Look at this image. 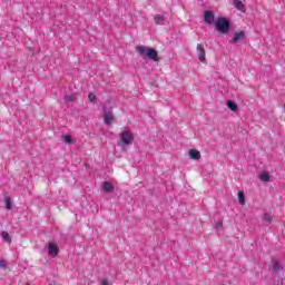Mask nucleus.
<instances>
[{
  "instance_id": "nucleus-4",
  "label": "nucleus",
  "mask_w": 285,
  "mask_h": 285,
  "mask_svg": "<svg viewBox=\"0 0 285 285\" xmlns=\"http://www.w3.org/2000/svg\"><path fill=\"white\" fill-rule=\"evenodd\" d=\"M104 121L106 126H110V124L115 121V115H112V110H107L106 108L104 109Z\"/></svg>"
},
{
  "instance_id": "nucleus-18",
  "label": "nucleus",
  "mask_w": 285,
  "mask_h": 285,
  "mask_svg": "<svg viewBox=\"0 0 285 285\" xmlns=\"http://www.w3.org/2000/svg\"><path fill=\"white\" fill-rule=\"evenodd\" d=\"M62 140L65 141V144H72V136L70 135H63L62 136Z\"/></svg>"
},
{
  "instance_id": "nucleus-17",
  "label": "nucleus",
  "mask_w": 285,
  "mask_h": 285,
  "mask_svg": "<svg viewBox=\"0 0 285 285\" xmlns=\"http://www.w3.org/2000/svg\"><path fill=\"white\" fill-rule=\"evenodd\" d=\"M4 203H6L7 210H12V198L6 197Z\"/></svg>"
},
{
  "instance_id": "nucleus-10",
  "label": "nucleus",
  "mask_w": 285,
  "mask_h": 285,
  "mask_svg": "<svg viewBox=\"0 0 285 285\" xmlns=\"http://www.w3.org/2000/svg\"><path fill=\"white\" fill-rule=\"evenodd\" d=\"M156 26H164L166 18L163 14H156L154 18Z\"/></svg>"
},
{
  "instance_id": "nucleus-8",
  "label": "nucleus",
  "mask_w": 285,
  "mask_h": 285,
  "mask_svg": "<svg viewBox=\"0 0 285 285\" xmlns=\"http://www.w3.org/2000/svg\"><path fill=\"white\" fill-rule=\"evenodd\" d=\"M204 19L205 23L213 26V23H215V13H213V11H205Z\"/></svg>"
},
{
  "instance_id": "nucleus-7",
  "label": "nucleus",
  "mask_w": 285,
  "mask_h": 285,
  "mask_svg": "<svg viewBox=\"0 0 285 285\" xmlns=\"http://www.w3.org/2000/svg\"><path fill=\"white\" fill-rule=\"evenodd\" d=\"M197 55H198L199 61L202 62L206 61V50L204 49V45L202 43L197 45Z\"/></svg>"
},
{
  "instance_id": "nucleus-1",
  "label": "nucleus",
  "mask_w": 285,
  "mask_h": 285,
  "mask_svg": "<svg viewBox=\"0 0 285 285\" xmlns=\"http://www.w3.org/2000/svg\"><path fill=\"white\" fill-rule=\"evenodd\" d=\"M136 52H138L140 57H148V59H151V61H159V56L157 53V50H155V48L138 46L136 47Z\"/></svg>"
},
{
  "instance_id": "nucleus-9",
  "label": "nucleus",
  "mask_w": 285,
  "mask_h": 285,
  "mask_svg": "<svg viewBox=\"0 0 285 285\" xmlns=\"http://www.w3.org/2000/svg\"><path fill=\"white\" fill-rule=\"evenodd\" d=\"M102 190H105V193H112L115 190V185H112L110 181H104Z\"/></svg>"
},
{
  "instance_id": "nucleus-6",
  "label": "nucleus",
  "mask_w": 285,
  "mask_h": 285,
  "mask_svg": "<svg viewBox=\"0 0 285 285\" xmlns=\"http://www.w3.org/2000/svg\"><path fill=\"white\" fill-rule=\"evenodd\" d=\"M48 246V253L50 257H57V255H59V246H57L56 243H49Z\"/></svg>"
},
{
  "instance_id": "nucleus-11",
  "label": "nucleus",
  "mask_w": 285,
  "mask_h": 285,
  "mask_svg": "<svg viewBox=\"0 0 285 285\" xmlns=\"http://www.w3.org/2000/svg\"><path fill=\"white\" fill-rule=\"evenodd\" d=\"M189 157L190 159H202V154L197 149H190L189 150Z\"/></svg>"
},
{
  "instance_id": "nucleus-5",
  "label": "nucleus",
  "mask_w": 285,
  "mask_h": 285,
  "mask_svg": "<svg viewBox=\"0 0 285 285\" xmlns=\"http://www.w3.org/2000/svg\"><path fill=\"white\" fill-rule=\"evenodd\" d=\"M245 39H246V32L238 31L234 33V37L230 40V43H239V41H244Z\"/></svg>"
},
{
  "instance_id": "nucleus-12",
  "label": "nucleus",
  "mask_w": 285,
  "mask_h": 285,
  "mask_svg": "<svg viewBox=\"0 0 285 285\" xmlns=\"http://www.w3.org/2000/svg\"><path fill=\"white\" fill-rule=\"evenodd\" d=\"M227 108H229V110H232L233 112H237L238 110L237 104H235V101L233 100L227 101Z\"/></svg>"
},
{
  "instance_id": "nucleus-25",
  "label": "nucleus",
  "mask_w": 285,
  "mask_h": 285,
  "mask_svg": "<svg viewBox=\"0 0 285 285\" xmlns=\"http://www.w3.org/2000/svg\"><path fill=\"white\" fill-rule=\"evenodd\" d=\"M216 228H222V222L216 223Z\"/></svg>"
},
{
  "instance_id": "nucleus-23",
  "label": "nucleus",
  "mask_w": 285,
  "mask_h": 285,
  "mask_svg": "<svg viewBox=\"0 0 285 285\" xmlns=\"http://www.w3.org/2000/svg\"><path fill=\"white\" fill-rule=\"evenodd\" d=\"M0 268H3L4 271H6V268H8L6 261H3V259L0 261Z\"/></svg>"
},
{
  "instance_id": "nucleus-22",
  "label": "nucleus",
  "mask_w": 285,
  "mask_h": 285,
  "mask_svg": "<svg viewBox=\"0 0 285 285\" xmlns=\"http://www.w3.org/2000/svg\"><path fill=\"white\" fill-rule=\"evenodd\" d=\"M88 99L94 104V101H97V96H95V94H89Z\"/></svg>"
},
{
  "instance_id": "nucleus-14",
  "label": "nucleus",
  "mask_w": 285,
  "mask_h": 285,
  "mask_svg": "<svg viewBox=\"0 0 285 285\" xmlns=\"http://www.w3.org/2000/svg\"><path fill=\"white\" fill-rule=\"evenodd\" d=\"M261 181H271V174L268 171H264L259 175Z\"/></svg>"
},
{
  "instance_id": "nucleus-19",
  "label": "nucleus",
  "mask_w": 285,
  "mask_h": 285,
  "mask_svg": "<svg viewBox=\"0 0 285 285\" xmlns=\"http://www.w3.org/2000/svg\"><path fill=\"white\" fill-rule=\"evenodd\" d=\"M77 98H75V96L72 95H67L65 96V101L67 102H72V101H76Z\"/></svg>"
},
{
  "instance_id": "nucleus-13",
  "label": "nucleus",
  "mask_w": 285,
  "mask_h": 285,
  "mask_svg": "<svg viewBox=\"0 0 285 285\" xmlns=\"http://www.w3.org/2000/svg\"><path fill=\"white\" fill-rule=\"evenodd\" d=\"M234 6L235 8H237V10H239L240 12H244V2H242V0H234Z\"/></svg>"
},
{
  "instance_id": "nucleus-15",
  "label": "nucleus",
  "mask_w": 285,
  "mask_h": 285,
  "mask_svg": "<svg viewBox=\"0 0 285 285\" xmlns=\"http://www.w3.org/2000/svg\"><path fill=\"white\" fill-rule=\"evenodd\" d=\"M238 204H240V206H244V204H246V196L244 195V191L238 193Z\"/></svg>"
},
{
  "instance_id": "nucleus-21",
  "label": "nucleus",
  "mask_w": 285,
  "mask_h": 285,
  "mask_svg": "<svg viewBox=\"0 0 285 285\" xmlns=\"http://www.w3.org/2000/svg\"><path fill=\"white\" fill-rule=\"evenodd\" d=\"M273 271H274V273H277V271H279V262H274V264H273Z\"/></svg>"
},
{
  "instance_id": "nucleus-20",
  "label": "nucleus",
  "mask_w": 285,
  "mask_h": 285,
  "mask_svg": "<svg viewBox=\"0 0 285 285\" xmlns=\"http://www.w3.org/2000/svg\"><path fill=\"white\" fill-rule=\"evenodd\" d=\"M263 218L265 222L272 223L273 222V216L271 214H264Z\"/></svg>"
},
{
  "instance_id": "nucleus-3",
  "label": "nucleus",
  "mask_w": 285,
  "mask_h": 285,
  "mask_svg": "<svg viewBox=\"0 0 285 285\" xmlns=\"http://www.w3.org/2000/svg\"><path fill=\"white\" fill-rule=\"evenodd\" d=\"M132 141H135V136L129 130H125L120 134V142L122 146H130Z\"/></svg>"
},
{
  "instance_id": "nucleus-2",
  "label": "nucleus",
  "mask_w": 285,
  "mask_h": 285,
  "mask_svg": "<svg viewBox=\"0 0 285 285\" xmlns=\"http://www.w3.org/2000/svg\"><path fill=\"white\" fill-rule=\"evenodd\" d=\"M215 27L222 35H227L230 31V21L228 19L220 17L215 21Z\"/></svg>"
},
{
  "instance_id": "nucleus-24",
  "label": "nucleus",
  "mask_w": 285,
  "mask_h": 285,
  "mask_svg": "<svg viewBox=\"0 0 285 285\" xmlns=\"http://www.w3.org/2000/svg\"><path fill=\"white\" fill-rule=\"evenodd\" d=\"M101 285H110V284H108V279L104 278V279L101 281Z\"/></svg>"
},
{
  "instance_id": "nucleus-16",
  "label": "nucleus",
  "mask_w": 285,
  "mask_h": 285,
  "mask_svg": "<svg viewBox=\"0 0 285 285\" xmlns=\"http://www.w3.org/2000/svg\"><path fill=\"white\" fill-rule=\"evenodd\" d=\"M1 236L4 242H7L8 244H12V238L10 237V234H8V232H2Z\"/></svg>"
}]
</instances>
